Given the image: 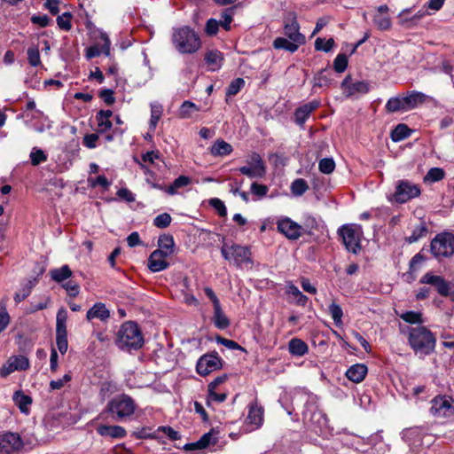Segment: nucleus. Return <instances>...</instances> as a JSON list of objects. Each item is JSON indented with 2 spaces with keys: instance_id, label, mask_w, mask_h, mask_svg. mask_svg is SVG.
<instances>
[{
  "instance_id": "26",
  "label": "nucleus",
  "mask_w": 454,
  "mask_h": 454,
  "mask_svg": "<svg viewBox=\"0 0 454 454\" xmlns=\"http://www.w3.org/2000/svg\"><path fill=\"white\" fill-rule=\"evenodd\" d=\"M406 99L405 96H396L390 98L387 102L386 103L385 108L387 112L388 113H404L408 112L407 106H406Z\"/></svg>"
},
{
  "instance_id": "32",
  "label": "nucleus",
  "mask_w": 454,
  "mask_h": 454,
  "mask_svg": "<svg viewBox=\"0 0 454 454\" xmlns=\"http://www.w3.org/2000/svg\"><path fill=\"white\" fill-rule=\"evenodd\" d=\"M232 146L231 144L225 142L223 139L216 140L210 148V153L215 156H225L229 155L232 152Z\"/></svg>"
},
{
  "instance_id": "13",
  "label": "nucleus",
  "mask_w": 454,
  "mask_h": 454,
  "mask_svg": "<svg viewBox=\"0 0 454 454\" xmlns=\"http://www.w3.org/2000/svg\"><path fill=\"white\" fill-rule=\"evenodd\" d=\"M221 358L217 355L207 354L197 362L196 370L200 375L206 376L221 368Z\"/></svg>"
},
{
  "instance_id": "12",
  "label": "nucleus",
  "mask_w": 454,
  "mask_h": 454,
  "mask_svg": "<svg viewBox=\"0 0 454 454\" xmlns=\"http://www.w3.org/2000/svg\"><path fill=\"white\" fill-rule=\"evenodd\" d=\"M426 11L419 10L413 12V8L402 10L397 15V23L404 28H413L426 16Z\"/></svg>"
},
{
  "instance_id": "11",
  "label": "nucleus",
  "mask_w": 454,
  "mask_h": 454,
  "mask_svg": "<svg viewBox=\"0 0 454 454\" xmlns=\"http://www.w3.org/2000/svg\"><path fill=\"white\" fill-rule=\"evenodd\" d=\"M25 442L20 435L13 432L0 434V454H12L20 450Z\"/></svg>"
},
{
  "instance_id": "46",
  "label": "nucleus",
  "mask_w": 454,
  "mask_h": 454,
  "mask_svg": "<svg viewBox=\"0 0 454 454\" xmlns=\"http://www.w3.org/2000/svg\"><path fill=\"white\" fill-rule=\"evenodd\" d=\"M444 177V171L440 168H432L424 176L425 183H434Z\"/></svg>"
},
{
  "instance_id": "44",
  "label": "nucleus",
  "mask_w": 454,
  "mask_h": 454,
  "mask_svg": "<svg viewBox=\"0 0 454 454\" xmlns=\"http://www.w3.org/2000/svg\"><path fill=\"white\" fill-rule=\"evenodd\" d=\"M332 79L329 77V72L326 69L319 71L313 79V87H324L331 83Z\"/></svg>"
},
{
  "instance_id": "1",
  "label": "nucleus",
  "mask_w": 454,
  "mask_h": 454,
  "mask_svg": "<svg viewBox=\"0 0 454 454\" xmlns=\"http://www.w3.org/2000/svg\"><path fill=\"white\" fill-rule=\"evenodd\" d=\"M115 343L121 350H137L143 346L144 336L135 322L127 321L120 326Z\"/></svg>"
},
{
  "instance_id": "2",
  "label": "nucleus",
  "mask_w": 454,
  "mask_h": 454,
  "mask_svg": "<svg viewBox=\"0 0 454 454\" xmlns=\"http://www.w3.org/2000/svg\"><path fill=\"white\" fill-rule=\"evenodd\" d=\"M172 42L175 48L183 54L196 52L201 46L199 35L189 27H182L174 30Z\"/></svg>"
},
{
  "instance_id": "10",
  "label": "nucleus",
  "mask_w": 454,
  "mask_h": 454,
  "mask_svg": "<svg viewBox=\"0 0 454 454\" xmlns=\"http://www.w3.org/2000/svg\"><path fill=\"white\" fill-rule=\"evenodd\" d=\"M239 172L249 178H262L266 174L265 164L257 153H253L247 160V164L239 168Z\"/></svg>"
},
{
  "instance_id": "4",
  "label": "nucleus",
  "mask_w": 454,
  "mask_h": 454,
  "mask_svg": "<svg viewBox=\"0 0 454 454\" xmlns=\"http://www.w3.org/2000/svg\"><path fill=\"white\" fill-rule=\"evenodd\" d=\"M409 343L416 353L427 355L434 349L435 338L426 327L417 325L409 330Z\"/></svg>"
},
{
  "instance_id": "8",
  "label": "nucleus",
  "mask_w": 454,
  "mask_h": 454,
  "mask_svg": "<svg viewBox=\"0 0 454 454\" xmlns=\"http://www.w3.org/2000/svg\"><path fill=\"white\" fill-rule=\"evenodd\" d=\"M431 253L441 259L454 254V236L449 232L437 234L431 241Z\"/></svg>"
},
{
  "instance_id": "33",
  "label": "nucleus",
  "mask_w": 454,
  "mask_h": 454,
  "mask_svg": "<svg viewBox=\"0 0 454 454\" xmlns=\"http://www.w3.org/2000/svg\"><path fill=\"white\" fill-rule=\"evenodd\" d=\"M214 308V315L212 317L215 326L218 329L223 330L230 325V320L222 309L221 304Z\"/></svg>"
},
{
  "instance_id": "30",
  "label": "nucleus",
  "mask_w": 454,
  "mask_h": 454,
  "mask_svg": "<svg viewBox=\"0 0 454 454\" xmlns=\"http://www.w3.org/2000/svg\"><path fill=\"white\" fill-rule=\"evenodd\" d=\"M13 402L19 407L20 411L24 414H28L29 406L32 403V398L19 390L13 394Z\"/></svg>"
},
{
  "instance_id": "43",
  "label": "nucleus",
  "mask_w": 454,
  "mask_h": 454,
  "mask_svg": "<svg viewBox=\"0 0 454 454\" xmlns=\"http://www.w3.org/2000/svg\"><path fill=\"white\" fill-rule=\"evenodd\" d=\"M34 286L35 283L32 280H28L22 286L21 289L14 294V301L17 303L24 301L27 296H29Z\"/></svg>"
},
{
  "instance_id": "45",
  "label": "nucleus",
  "mask_w": 454,
  "mask_h": 454,
  "mask_svg": "<svg viewBox=\"0 0 454 454\" xmlns=\"http://www.w3.org/2000/svg\"><path fill=\"white\" fill-rule=\"evenodd\" d=\"M199 107L191 101H184L180 109H179V116L181 118H190L194 113L198 112Z\"/></svg>"
},
{
  "instance_id": "7",
  "label": "nucleus",
  "mask_w": 454,
  "mask_h": 454,
  "mask_svg": "<svg viewBox=\"0 0 454 454\" xmlns=\"http://www.w3.org/2000/svg\"><path fill=\"white\" fill-rule=\"evenodd\" d=\"M346 248L353 254L361 249L362 227L358 224H345L339 230Z\"/></svg>"
},
{
  "instance_id": "14",
  "label": "nucleus",
  "mask_w": 454,
  "mask_h": 454,
  "mask_svg": "<svg viewBox=\"0 0 454 454\" xmlns=\"http://www.w3.org/2000/svg\"><path fill=\"white\" fill-rule=\"evenodd\" d=\"M420 282L423 284L431 285L435 287L437 292L443 296L451 295L452 288L454 284L448 283L441 276L434 275L432 273L425 274Z\"/></svg>"
},
{
  "instance_id": "52",
  "label": "nucleus",
  "mask_w": 454,
  "mask_h": 454,
  "mask_svg": "<svg viewBox=\"0 0 454 454\" xmlns=\"http://www.w3.org/2000/svg\"><path fill=\"white\" fill-rule=\"evenodd\" d=\"M348 67V58L345 54H338L333 61V68L337 73H343Z\"/></svg>"
},
{
  "instance_id": "41",
  "label": "nucleus",
  "mask_w": 454,
  "mask_h": 454,
  "mask_svg": "<svg viewBox=\"0 0 454 454\" xmlns=\"http://www.w3.org/2000/svg\"><path fill=\"white\" fill-rule=\"evenodd\" d=\"M411 130L405 124H398L391 132V138L394 142H400L410 137Z\"/></svg>"
},
{
  "instance_id": "57",
  "label": "nucleus",
  "mask_w": 454,
  "mask_h": 454,
  "mask_svg": "<svg viewBox=\"0 0 454 454\" xmlns=\"http://www.w3.org/2000/svg\"><path fill=\"white\" fill-rule=\"evenodd\" d=\"M88 183L90 187L95 188L97 186H101L104 189H108L111 185V183L107 180L105 176H98L95 178H89Z\"/></svg>"
},
{
  "instance_id": "55",
  "label": "nucleus",
  "mask_w": 454,
  "mask_h": 454,
  "mask_svg": "<svg viewBox=\"0 0 454 454\" xmlns=\"http://www.w3.org/2000/svg\"><path fill=\"white\" fill-rule=\"evenodd\" d=\"M245 81L242 78H237L233 80L227 88L226 95L234 96L236 95L244 86Z\"/></svg>"
},
{
  "instance_id": "37",
  "label": "nucleus",
  "mask_w": 454,
  "mask_h": 454,
  "mask_svg": "<svg viewBox=\"0 0 454 454\" xmlns=\"http://www.w3.org/2000/svg\"><path fill=\"white\" fill-rule=\"evenodd\" d=\"M151 107V118H150V129L154 130L159 120L162 116L163 107L159 102H152Z\"/></svg>"
},
{
  "instance_id": "59",
  "label": "nucleus",
  "mask_w": 454,
  "mask_h": 454,
  "mask_svg": "<svg viewBox=\"0 0 454 454\" xmlns=\"http://www.w3.org/2000/svg\"><path fill=\"white\" fill-rule=\"evenodd\" d=\"M250 190L251 192L257 197V199H262L267 194L269 188L267 185L253 183L251 184Z\"/></svg>"
},
{
  "instance_id": "5",
  "label": "nucleus",
  "mask_w": 454,
  "mask_h": 454,
  "mask_svg": "<svg viewBox=\"0 0 454 454\" xmlns=\"http://www.w3.org/2000/svg\"><path fill=\"white\" fill-rule=\"evenodd\" d=\"M221 253L225 260L233 263L238 268L251 269L253 266L251 252L247 247L224 245L221 249Z\"/></svg>"
},
{
  "instance_id": "39",
  "label": "nucleus",
  "mask_w": 454,
  "mask_h": 454,
  "mask_svg": "<svg viewBox=\"0 0 454 454\" xmlns=\"http://www.w3.org/2000/svg\"><path fill=\"white\" fill-rule=\"evenodd\" d=\"M50 275L54 281L60 283L69 278L72 276V271L67 265H63L60 268L51 270Z\"/></svg>"
},
{
  "instance_id": "3",
  "label": "nucleus",
  "mask_w": 454,
  "mask_h": 454,
  "mask_svg": "<svg viewBox=\"0 0 454 454\" xmlns=\"http://www.w3.org/2000/svg\"><path fill=\"white\" fill-rule=\"evenodd\" d=\"M137 403L133 398L126 394L113 397L106 404V411L115 420L129 419L137 410Z\"/></svg>"
},
{
  "instance_id": "19",
  "label": "nucleus",
  "mask_w": 454,
  "mask_h": 454,
  "mask_svg": "<svg viewBox=\"0 0 454 454\" xmlns=\"http://www.w3.org/2000/svg\"><path fill=\"white\" fill-rule=\"evenodd\" d=\"M389 8L387 4L380 5L373 15V23L379 30L387 31L392 27V21L388 15Z\"/></svg>"
},
{
  "instance_id": "36",
  "label": "nucleus",
  "mask_w": 454,
  "mask_h": 454,
  "mask_svg": "<svg viewBox=\"0 0 454 454\" xmlns=\"http://www.w3.org/2000/svg\"><path fill=\"white\" fill-rule=\"evenodd\" d=\"M300 45V43L284 37H278L273 42V46L276 49H284L290 52H295Z\"/></svg>"
},
{
  "instance_id": "29",
  "label": "nucleus",
  "mask_w": 454,
  "mask_h": 454,
  "mask_svg": "<svg viewBox=\"0 0 454 454\" xmlns=\"http://www.w3.org/2000/svg\"><path fill=\"white\" fill-rule=\"evenodd\" d=\"M288 351L294 356H302L309 351V347L301 339L294 338L288 343Z\"/></svg>"
},
{
  "instance_id": "35",
  "label": "nucleus",
  "mask_w": 454,
  "mask_h": 454,
  "mask_svg": "<svg viewBox=\"0 0 454 454\" xmlns=\"http://www.w3.org/2000/svg\"><path fill=\"white\" fill-rule=\"evenodd\" d=\"M157 250H161L164 254L171 255L175 252L174 239L170 235H162L159 238Z\"/></svg>"
},
{
  "instance_id": "42",
  "label": "nucleus",
  "mask_w": 454,
  "mask_h": 454,
  "mask_svg": "<svg viewBox=\"0 0 454 454\" xmlns=\"http://www.w3.org/2000/svg\"><path fill=\"white\" fill-rule=\"evenodd\" d=\"M11 322V317L6 309V301H0V333L4 332Z\"/></svg>"
},
{
  "instance_id": "53",
  "label": "nucleus",
  "mask_w": 454,
  "mask_h": 454,
  "mask_svg": "<svg viewBox=\"0 0 454 454\" xmlns=\"http://www.w3.org/2000/svg\"><path fill=\"white\" fill-rule=\"evenodd\" d=\"M27 60L32 67H38L41 64L40 53L37 47L27 49Z\"/></svg>"
},
{
  "instance_id": "64",
  "label": "nucleus",
  "mask_w": 454,
  "mask_h": 454,
  "mask_svg": "<svg viewBox=\"0 0 454 454\" xmlns=\"http://www.w3.org/2000/svg\"><path fill=\"white\" fill-rule=\"evenodd\" d=\"M31 22L40 27H46L51 23V19L46 15H33L31 17Z\"/></svg>"
},
{
  "instance_id": "60",
  "label": "nucleus",
  "mask_w": 454,
  "mask_h": 454,
  "mask_svg": "<svg viewBox=\"0 0 454 454\" xmlns=\"http://www.w3.org/2000/svg\"><path fill=\"white\" fill-rule=\"evenodd\" d=\"M51 299L49 296L43 297L40 301L38 302H32L30 304V307L28 309L29 313H35L38 310L44 309L48 307L50 304Z\"/></svg>"
},
{
  "instance_id": "34",
  "label": "nucleus",
  "mask_w": 454,
  "mask_h": 454,
  "mask_svg": "<svg viewBox=\"0 0 454 454\" xmlns=\"http://www.w3.org/2000/svg\"><path fill=\"white\" fill-rule=\"evenodd\" d=\"M286 294L292 296V301L301 306H305L308 301V297L299 290V288L292 283L286 286Z\"/></svg>"
},
{
  "instance_id": "22",
  "label": "nucleus",
  "mask_w": 454,
  "mask_h": 454,
  "mask_svg": "<svg viewBox=\"0 0 454 454\" xmlns=\"http://www.w3.org/2000/svg\"><path fill=\"white\" fill-rule=\"evenodd\" d=\"M110 317L111 312L103 302H96L86 313V319L88 321L98 319L102 322H106Z\"/></svg>"
},
{
  "instance_id": "24",
  "label": "nucleus",
  "mask_w": 454,
  "mask_h": 454,
  "mask_svg": "<svg viewBox=\"0 0 454 454\" xmlns=\"http://www.w3.org/2000/svg\"><path fill=\"white\" fill-rule=\"evenodd\" d=\"M368 369L363 364H356L351 365L346 372V377L354 383L363 381L367 374Z\"/></svg>"
},
{
  "instance_id": "23",
  "label": "nucleus",
  "mask_w": 454,
  "mask_h": 454,
  "mask_svg": "<svg viewBox=\"0 0 454 454\" xmlns=\"http://www.w3.org/2000/svg\"><path fill=\"white\" fill-rule=\"evenodd\" d=\"M97 432L101 436H108L115 439L124 438L127 434V432L124 427L117 425L108 426V425H100L97 428Z\"/></svg>"
},
{
  "instance_id": "47",
  "label": "nucleus",
  "mask_w": 454,
  "mask_h": 454,
  "mask_svg": "<svg viewBox=\"0 0 454 454\" xmlns=\"http://www.w3.org/2000/svg\"><path fill=\"white\" fill-rule=\"evenodd\" d=\"M308 189L307 182L302 178L295 179L291 184V192L295 196H301Z\"/></svg>"
},
{
  "instance_id": "56",
  "label": "nucleus",
  "mask_w": 454,
  "mask_h": 454,
  "mask_svg": "<svg viewBox=\"0 0 454 454\" xmlns=\"http://www.w3.org/2000/svg\"><path fill=\"white\" fill-rule=\"evenodd\" d=\"M208 203L213 208L215 209L220 216H226L227 209L223 200L218 198H213L209 200Z\"/></svg>"
},
{
  "instance_id": "62",
  "label": "nucleus",
  "mask_w": 454,
  "mask_h": 454,
  "mask_svg": "<svg viewBox=\"0 0 454 454\" xmlns=\"http://www.w3.org/2000/svg\"><path fill=\"white\" fill-rule=\"evenodd\" d=\"M72 377L69 373H66L61 379L54 380L50 382L52 390L61 389L65 384L71 380Z\"/></svg>"
},
{
  "instance_id": "27",
  "label": "nucleus",
  "mask_w": 454,
  "mask_h": 454,
  "mask_svg": "<svg viewBox=\"0 0 454 454\" xmlns=\"http://www.w3.org/2000/svg\"><path fill=\"white\" fill-rule=\"evenodd\" d=\"M423 436V430L419 427L406 429L403 433V439L413 446L424 444Z\"/></svg>"
},
{
  "instance_id": "20",
  "label": "nucleus",
  "mask_w": 454,
  "mask_h": 454,
  "mask_svg": "<svg viewBox=\"0 0 454 454\" xmlns=\"http://www.w3.org/2000/svg\"><path fill=\"white\" fill-rule=\"evenodd\" d=\"M350 76H347L341 82V89L346 96L350 97L355 94H365L370 90V85L364 81L350 83Z\"/></svg>"
},
{
  "instance_id": "25",
  "label": "nucleus",
  "mask_w": 454,
  "mask_h": 454,
  "mask_svg": "<svg viewBox=\"0 0 454 454\" xmlns=\"http://www.w3.org/2000/svg\"><path fill=\"white\" fill-rule=\"evenodd\" d=\"M318 105V102L312 101L297 108L294 113L295 122L298 125L302 126Z\"/></svg>"
},
{
  "instance_id": "63",
  "label": "nucleus",
  "mask_w": 454,
  "mask_h": 454,
  "mask_svg": "<svg viewBox=\"0 0 454 454\" xmlns=\"http://www.w3.org/2000/svg\"><path fill=\"white\" fill-rule=\"evenodd\" d=\"M400 317L405 322L416 324L421 322V314L414 311L403 313Z\"/></svg>"
},
{
  "instance_id": "17",
  "label": "nucleus",
  "mask_w": 454,
  "mask_h": 454,
  "mask_svg": "<svg viewBox=\"0 0 454 454\" xmlns=\"http://www.w3.org/2000/svg\"><path fill=\"white\" fill-rule=\"evenodd\" d=\"M29 367V361L24 356L10 357L0 369V376L5 378L15 371H24Z\"/></svg>"
},
{
  "instance_id": "21",
  "label": "nucleus",
  "mask_w": 454,
  "mask_h": 454,
  "mask_svg": "<svg viewBox=\"0 0 454 454\" xmlns=\"http://www.w3.org/2000/svg\"><path fill=\"white\" fill-rule=\"evenodd\" d=\"M169 255L164 254L161 250L153 251L148 259V267L153 272H159L166 270L169 263L167 258Z\"/></svg>"
},
{
  "instance_id": "31",
  "label": "nucleus",
  "mask_w": 454,
  "mask_h": 454,
  "mask_svg": "<svg viewBox=\"0 0 454 454\" xmlns=\"http://www.w3.org/2000/svg\"><path fill=\"white\" fill-rule=\"evenodd\" d=\"M404 96L407 102L406 106L408 111H411L422 105L427 98V96L424 93L414 90L407 92Z\"/></svg>"
},
{
  "instance_id": "16",
  "label": "nucleus",
  "mask_w": 454,
  "mask_h": 454,
  "mask_svg": "<svg viewBox=\"0 0 454 454\" xmlns=\"http://www.w3.org/2000/svg\"><path fill=\"white\" fill-rule=\"evenodd\" d=\"M278 230L289 239H298L301 236L302 227L290 219L283 217L278 221Z\"/></svg>"
},
{
  "instance_id": "49",
  "label": "nucleus",
  "mask_w": 454,
  "mask_h": 454,
  "mask_svg": "<svg viewBox=\"0 0 454 454\" xmlns=\"http://www.w3.org/2000/svg\"><path fill=\"white\" fill-rule=\"evenodd\" d=\"M329 313L336 325L339 326L342 324L343 312H342V309L340 308V305H338L334 302L332 303L329 306Z\"/></svg>"
},
{
  "instance_id": "58",
  "label": "nucleus",
  "mask_w": 454,
  "mask_h": 454,
  "mask_svg": "<svg viewBox=\"0 0 454 454\" xmlns=\"http://www.w3.org/2000/svg\"><path fill=\"white\" fill-rule=\"evenodd\" d=\"M171 216L168 213H162L153 219V224L158 228H166L171 223Z\"/></svg>"
},
{
  "instance_id": "6",
  "label": "nucleus",
  "mask_w": 454,
  "mask_h": 454,
  "mask_svg": "<svg viewBox=\"0 0 454 454\" xmlns=\"http://www.w3.org/2000/svg\"><path fill=\"white\" fill-rule=\"evenodd\" d=\"M421 193L418 184L409 180H398L395 184V191L387 195V199L391 203L403 204L407 201L418 198Z\"/></svg>"
},
{
  "instance_id": "9",
  "label": "nucleus",
  "mask_w": 454,
  "mask_h": 454,
  "mask_svg": "<svg viewBox=\"0 0 454 454\" xmlns=\"http://www.w3.org/2000/svg\"><path fill=\"white\" fill-rule=\"evenodd\" d=\"M431 414L435 418L454 417V399L450 395H436L431 401Z\"/></svg>"
},
{
  "instance_id": "15",
  "label": "nucleus",
  "mask_w": 454,
  "mask_h": 454,
  "mask_svg": "<svg viewBox=\"0 0 454 454\" xmlns=\"http://www.w3.org/2000/svg\"><path fill=\"white\" fill-rule=\"evenodd\" d=\"M300 26L296 20V15L290 12L286 19L284 31L288 39L296 42L300 44L305 43V36L300 33Z\"/></svg>"
},
{
  "instance_id": "28",
  "label": "nucleus",
  "mask_w": 454,
  "mask_h": 454,
  "mask_svg": "<svg viewBox=\"0 0 454 454\" xmlns=\"http://www.w3.org/2000/svg\"><path fill=\"white\" fill-rule=\"evenodd\" d=\"M205 61L211 71L221 68L223 61V55L219 51H210L205 56Z\"/></svg>"
},
{
  "instance_id": "48",
  "label": "nucleus",
  "mask_w": 454,
  "mask_h": 454,
  "mask_svg": "<svg viewBox=\"0 0 454 454\" xmlns=\"http://www.w3.org/2000/svg\"><path fill=\"white\" fill-rule=\"evenodd\" d=\"M335 43L333 38H329L328 40L323 38H317L315 41V49L317 51H322L325 52H329L333 48Z\"/></svg>"
},
{
  "instance_id": "40",
  "label": "nucleus",
  "mask_w": 454,
  "mask_h": 454,
  "mask_svg": "<svg viewBox=\"0 0 454 454\" xmlns=\"http://www.w3.org/2000/svg\"><path fill=\"white\" fill-rule=\"evenodd\" d=\"M427 233V227L426 223L420 222L412 230L411 235L406 238V241L410 244L417 242L419 239L425 237Z\"/></svg>"
},
{
  "instance_id": "50",
  "label": "nucleus",
  "mask_w": 454,
  "mask_h": 454,
  "mask_svg": "<svg viewBox=\"0 0 454 454\" xmlns=\"http://www.w3.org/2000/svg\"><path fill=\"white\" fill-rule=\"evenodd\" d=\"M318 168L323 174L329 175L335 168V162L332 158H324L319 160Z\"/></svg>"
},
{
  "instance_id": "61",
  "label": "nucleus",
  "mask_w": 454,
  "mask_h": 454,
  "mask_svg": "<svg viewBox=\"0 0 454 454\" xmlns=\"http://www.w3.org/2000/svg\"><path fill=\"white\" fill-rule=\"evenodd\" d=\"M208 395L207 398V404L211 405L212 402L223 403L226 399V395L224 393L218 394L215 392V389L208 390Z\"/></svg>"
},
{
  "instance_id": "38",
  "label": "nucleus",
  "mask_w": 454,
  "mask_h": 454,
  "mask_svg": "<svg viewBox=\"0 0 454 454\" xmlns=\"http://www.w3.org/2000/svg\"><path fill=\"white\" fill-rule=\"evenodd\" d=\"M113 113L110 110L107 111H100L97 114L98 126L100 132H106L109 130L112 127V122L109 118L112 116Z\"/></svg>"
},
{
  "instance_id": "54",
  "label": "nucleus",
  "mask_w": 454,
  "mask_h": 454,
  "mask_svg": "<svg viewBox=\"0 0 454 454\" xmlns=\"http://www.w3.org/2000/svg\"><path fill=\"white\" fill-rule=\"evenodd\" d=\"M30 160L32 165L37 166L40 163L46 161L47 156L43 150L34 148L30 153Z\"/></svg>"
},
{
  "instance_id": "18",
  "label": "nucleus",
  "mask_w": 454,
  "mask_h": 454,
  "mask_svg": "<svg viewBox=\"0 0 454 454\" xmlns=\"http://www.w3.org/2000/svg\"><path fill=\"white\" fill-rule=\"evenodd\" d=\"M263 422V410L256 403L249 405L248 414L245 420L246 431L252 432L261 427Z\"/></svg>"
},
{
  "instance_id": "51",
  "label": "nucleus",
  "mask_w": 454,
  "mask_h": 454,
  "mask_svg": "<svg viewBox=\"0 0 454 454\" xmlns=\"http://www.w3.org/2000/svg\"><path fill=\"white\" fill-rule=\"evenodd\" d=\"M72 15L70 12H64L63 14L58 16L57 24L59 27L65 31H69L72 27L71 23Z\"/></svg>"
}]
</instances>
